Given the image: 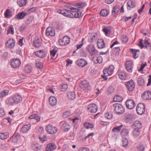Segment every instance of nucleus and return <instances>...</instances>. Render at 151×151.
Returning <instances> with one entry per match:
<instances>
[{
    "instance_id": "1",
    "label": "nucleus",
    "mask_w": 151,
    "mask_h": 151,
    "mask_svg": "<svg viewBox=\"0 0 151 151\" xmlns=\"http://www.w3.org/2000/svg\"><path fill=\"white\" fill-rule=\"evenodd\" d=\"M22 97L18 94H16L13 96L12 97L9 99V104L13 105L14 104H18L21 102L22 101Z\"/></svg>"
},
{
    "instance_id": "2",
    "label": "nucleus",
    "mask_w": 151,
    "mask_h": 151,
    "mask_svg": "<svg viewBox=\"0 0 151 151\" xmlns=\"http://www.w3.org/2000/svg\"><path fill=\"white\" fill-rule=\"evenodd\" d=\"M113 106L114 108V111L116 114H122L124 112V109L122 105L117 103H115L113 104Z\"/></svg>"
},
{
    "instance_id": "3",
    "label": "nucleus",
    "mask_w": 151,
    "mask_h": 151,
    "mask_svg": "<svg viewBox=\"0 0 151 151\" xmlns=\"http://www.w3.org/2000/svg\"><path fill=\"white\" fill-rule=\"evenodd\" d=\"M45 129L46 132L50 134H55L58 131L57 128L51 124L46 126Z\"/></svg>"
},
{
    "instance_id": "4",
    "label": "nucleus",
    "mask_w": 151,
    "mask_h": 151,
    "mask_svg": "<svg viewBox=\"0 0 151 151\" xmlns=\"http://www.w3.org/2000/svg\"><path fill=\"white\" fill-rule=\"evenodd\" d=\"M145 106L144 104L141 103H139L136 107V111L137 113L140 115L143 114L145 111Z\"/></svg>"
},
{
    "instance_id": "5",
    "label": "nucleus",
    "mask_w": 151,
    "mask_h": 151,
    "mask_svg": "<svg viewBox=\"0 0 151 151\" xmlns=\"http://www.w3.org/2000/svg\"><path fill=\"white\" fill-rule=\"evenodd\" d=\"M86 49L89 51L91 56L97 55L98 52L96 50L93 45L90 44L88 45L86 47Z\"/></svg>"
},
{
    "instance_id": "6",
    "label": "nucleus",
    "mask_w": 151,
    "mask_h": 151,
    "mask_svg": "<svg viewBox=\"0 0 151 151\" xmlns=\"http://www.w3.org/2000/svg\"><path fill=\"white\" fill-rule=\"evenodd\" d=\"M134 115L132 114L126 113L125 114L124 120L127 123H131L134 120Z\"/></svg>"
},
{
    "instance_id": "7",
    "label": "nucleus",
    "mask_w": 151,
    "mask_h": 151,
    "mask_svg": "<svg viewBox=\"0 0 151 151\" xmlns=\"http://www.w3.org/2000/svg\"><path fill=\"white\" fill-rule=\"evenodd\" d=\"M127 88L130 91H132L135 87L134 82L132 80L127 82L125 84Z\"/></svg>"
},
{
    "instance_id": "8",
    "label": "nucleus",
    "mask_w": 151,
    "mask_h": 151,
    "mask_svg": "<svg viewBox=\"0 0 151 151\" xmlns=\"http://www.w3.org/2000/svg\"><path fill=\"white\" fill-rule=\"evenodd\" d=\"M70 42V38L67 36H65L62 39H60L59 40V43L61 45H67Z\"/></svg>"
},
{
    "instance_id": "9",
    "label": "nucleus",
    "mask_w": 151,
    "mask_h": 151,
    "mask_svg": "<svg viewBox=\"0 0 151 151\" xmlns=\"http://www.w3.org/2000/svg\"><path fill=\"white\" fill-rule=\"evenodd\" d=\"M47 53V52L44 50H40L35 52V55L41 58H42L46 57Z\"/></svg>"
},
{
    "instance_id": "10",
    "label": "nucleus",
    "mask_w": 151,
    "mask_h": 151,
    "mask_svg": "<svg viewBox=\"0 0 151 151\" xmlns=\"http://www.w3.org/2000/svg\"><path fill=\"white\" fill-rule=\"evenodd\" d=\"M97 106L96 104H92L88 106V110L91 113H95L97 111Z\"/></svg>"
},
{
    "instance_id": "11",
    "label": "nucleus",
    "mask_w": 151,
    "mask_h": 151,
    "mask_svg": "<svg viewBox=\"0 0 151 151\" xmlns=\"http://www.w3.org/2000/svg\"><path fill=\"white\" fill-rule=\"evenodd\" d=\"M126 105L127 107L129 109H133L135 106V104L132 100L128 99L126 102Z\"/></svg>"
},
{
    "instance_id": "12",
    "label": "nucleus",
    "mask_w": 151,
    "mask_h": 151,
    "mask_svg": "<svg viewBox=\"0 0 151 151\" xmlns=\"http://www.w3.org/2000/svg\"><path fill=\"white\" fill-rule=\"evenodd\" d=\"M46 35L48 36H54L55 35V30L51 27H48L46 29Z\"/></svg>"
},
{
    "instance_id": "13",
    "label": "nucleus",
    "mask_w": 151,
    "mask_h": 151,
    "mask_svg": "<svg viewBox=\"0 0 151 151\" xmlns=\"http://www.w3.org/2000/svg\"><path fill=\"white\" fill-rule=\"evenodd\" d=\"M80 87L82 89L84 90L87 89L90 90V86L88 81L86 80H84L81 82L80 84Z\"/></svg>"
},
{
    "instance_id": "14",
    "label": "nucleus",
    "mask_w": 151,
    "mask_h": 151,
    "mask_svg": "<svg viewBox=\"0 0 151 151\" xmlns=\"http://www.w3.org/2000/svg\"><path fill=\"white\" fill-rule=\"evenodd\" d=\"M136 2L134 0H129L127 3V8L129 10L135 7Z\"/></svg>"
},
{
    "instance_id": "15",
    "label": "nucleus",
    "mask_w": 151,
    "mask_h": 151,
    "mask_svg": "<svg viewBox=\"0 0 151 151\" xmlns=\"http://www.w3.org/2000/svg\"><path fill=\"white\" fill-rule=\"evenodd\" d=\"M15 45V41L12 39H10L8 40L6 43V46L9 48L13 47Z\"/></svg>"
},
{
    "instance_id": "16",
    "label": "nucleus",
    "mask_w": 151,
    "mask_h": 151,
    "mask_svg": "<svg viewBox=\"0 0 151 151\" xmlns=\"http://www.w3.org/2000/svg\"><path fill=\"white\" fill-rule=\"evenodd\" d=\"M142 98L145 100L151 99V92L149 91H145L142 95Z\"/></svg>"
},
{
    "instance_id": "17",
    "label": "nucleus",
    "mask_w": 151,
    "mask_h": 151,
    "mask_svg": "<svg viewBox=\"0 0 151 151\" xmlns=\"http://www.w3.org/2000/svg\"><path fill=\"white\" fill-rule=\"evenodd\" d=\"M42 43V40L41 38L35 39L33 42V45L35 47H39L40 46Z\"/></svg>"
},
{
    "instance_id": "18",
    "label": "nucleus",
    "mask_w": 151,
    "mask_h": 151,
    "mask_svg": "<svg viewBox=\"0 0 151 151\" xmlns=\"http://www.w3.org/2000/svg\"><path fill=\"white\" fill-rule=\"evenodd\" d=\"M132 126L134 129H140L142 127V124L140 121L136 120L134 122Z\"/></svg>"
},
{
    "instance_id": "19",
    "label": "nucleus",
    "mask_w": 151,
    "mask_h": 151,
    "mask_svg": "<svg viewBox=\"0 0 151 151\" xmlns=\"http://www.w3.org/2000/svg\"><path fill=\"white\" fill-rule=\"evenodd\" d=\"M11 65L14 68L19 67L21 64L20 60L18 59L14 60L11 63Z\"/></svg>"
},
{
    "instance_id": "20",
    "label": "nucleus",
    "mask_w": 151,
    "mask_h": 151,
    "mask_svg": "<svg viewBox=\"0 0 151 151\" xmlns=\"http://www.w3.org/2000/svg\"><path fill=\"white\" fill-rule=\"evenodd\" d=\"M126 68L127 70L129 72L132 71V63L130 61H127L126 63Z\"/></svg>"
},
{
    "instance_id": "21",
    "label": "nucleus",
    "mask_w": 151,
    "mask_h": 151,
    "mask_svg": "<svg viewBox=\"0 0 151 151\" xmlns=\"http://www.w3.org/2000/svg\"><path fill=\"white\" fill-rule=\"evenodd\" d=\"M76 63L78 65L82 67L85 66L88 64L86 60L82 59L77 60Z\"/></svg>"
},
{
    "instance_id": "22",
    "label": "nucleus",
    "mask_w": 151,
    "mask_h": 151,
    "mask_svg": "<svg viewBox=\"0 0 151 151\" xmlns=\"http://www.w3.org/2000/svg\"><path fill=\"white\" fill-rule=\"evenodd\" d=\"M56 148V145L54 143H49L47 145L46 148L47 151H52Z\"/></svg>"
},
{
    "instance_id": "23",
    "label": "nucleus",
    "mask_w": 151,
    "mask_h": 151,
    "mask_svg": "<svg viewBox=\"0 0 151 151\" xmlns=\"http://www.w3.org/2000/svg\"><path fill=\"white\" fill-rule=\"evenodd\" d=\"M95 55V56L93 58L94 62L96 63H101L102 61L101 57L99 55H98V54Z\"/></svg>"
},
{
    "instance_id": "24",
    "label": "nucleus",
    "mask_w": 151,
    "mask_h": 151,
    "mask_svg": "<svg viewBox=\"0 0 151 151\" xmlns=\"http://www.w3.org/2000/svg\"><path fill=\"white\" fill-rule=\"evenodd\" d=\"M71 126L68 123L65 122L62 124L61 128L64 132L68 131L70 129Z\"/></svg>"
},
{
    "instance_id": "25",
    "label": "nucleus",
    "mask_w": 151,
    "mask_h": 151,
    "mask_svg": "<svg viewBox=\"0 0 151 151\" xmlns=\"http://www.w3.org/2000/svg\"><path fill=\"white\" fill-rule=\"evenodd\" d=\"M118 74L119 77L121 80H125L127 77L126 73L124 71H122L121 70H120L118 72Z\"/></svg>"
},
{
    "instance_id": "26",
    "label": "nucleus",
    "mask_w": 151,
    "mask_h": 151,
    "mask_svg": "<svg viewBox=\"0 0 151 151\" xmlns=\"http://www.w3.org/2000/svg\"><path fill=\"white\" fill-rule=\"evenodd\" d=\"M27 15V13L24 12H22L19 13L14 17L16 19H22Z\"/></svg>"
},
{
    "instance_id": "27",
    "label": "nucleus",
    "mask_w": 151,
    "mask_h": 151,
    "mask_svg": "<svg viewBox=\"0 0 151 151\" xmlns=\"http://www.w3.org/2000/svg\"><path fill=\"white\" fill-rule=\"evenodd\" d=\"M31 125L30 124L24 125L21 129V132L23 133L27 132L30 128Z\"/></svg>"
},
{
    "instance_id": "28",
    "label": "nucleus",
    "mask_w": 151,
    "mask_h": 151,
    "mask_svg": "<svg viewBox=\"0 0 151 151\" xmlns=\"http://www.w3.org/2000/svg\"><path fill=\"white\" fill-rule=\"evenodd\" d=\"M20 137V134L19 133H15L12 137V141L14 143H17Z\"/></svg>"
},
{
    "instance_id": "29",
    "label": "nucleus",
    "mask_w": 151,
    "mask_h": 151,
    "mask_svg": "<svg viewBox=\"0 0 151 151\" xmlns=\"http://www.w3.org/2000/svg\"><path fill=\"white\" fill-rule=\"evenodd\" d=\"M49 102L50 104L52 106L55 105L57 102L56 98L53 96H51L49 98Z\"/></svg>"
},
{
    "instance_id": "30",
    "label": "nucleus",
    "mask_w": 151,
    "mask_h": 151,
    "mask_svg": "<svg viewBox=\"0 0 151 151\" xmlns=\"http://www.w3.org/2000/svg\"><path fill=\"white\" fill-rule=\"evenodd\" d=\"M97 37V35L96 33L92 34L89 37L88 41L90 43L96 41Z\"/></svg>"
},
{
    "instance_id": "31",
    "label": "nucleus",
    "mask_w": 151,
    "mask_h": 151,
    "mask_svg": "<svg viewBox=\"0 0 151 151\" xmlns=\"http://www.w3.org/2000/svg\"><path fill=\"white\" fill-rule=\"evenodd\" d=\"M97 45L98 47L100 49L102 48L105 47V44L103 39L98 40Z\"/></svg>"
},
{
    "instance_id": "32",
    "label": "nucleus",
    "mask_w": 151,
    "mask_h": 151,
    "mask_svg": "<svg viewBox=\"0 0 151 151\" xmlns=\"http://www.w3.org/2000/svg\"><path fill=\"white\" fill-rule=\"evenodd\" d=\"M120 9V6L119 5H116L114 7L112 11V15L114 16L115 14L118 12Z\"/></svg>"
},
{
    "instance_id": "33",
    "label": "nucleus",
    "mask_w": 151,
    "mask_h": 151,
    "mask_svg": "<svg viewBox=\"0 0 151 151\" xmlns=\"http://www.w3.org/2000/svg\"><path fill=\"white\" fill-rule=\"evenodd\" d=\"M67 96L68 99L72 100L75 98L76 95L74 92H69L67 93Z\"/></svg>"
},
{
    "instance_id": "34",
    "label": "nucleus",
    "mask_w": 151,
    "mask_h": 151,
    "mask_svg": "<svg viewBox=\"0 0 151 151\" xmlns=\"http://www.w3.org/2000/svg\"><path fill=\"white\" fill-rule=\"evenodd\" d=\"M119 47H116L113 48L112 50V55L115 56L119 55V52L120 51Z\"/></svg>"
},
{
    "instance_id": "35",
    "label": "nucleus",
    "mask_w": 151,
    "mask_h": 151,
    "mask_svg": "<svg viewBox=\"0 0 151 151\" xmlns=\"http://www.w3.org/2000/svg\"><path fill=\"white\" fill-rule=\"evenodd\" d=\"M17 3L19 6H24L27 3V0H17Z\"/></svg>"
},
{
    "instance_id": "36",
    "label": "nucleus",
    "mask_w": 151,
    "mask_h": 151,
    "mask_svg": "<svg viewBox=\"0 0 151 151\" xmlns=\"http://www.w3.org/2000/svg\"><path fill=\"white\" fill-rule=\"evenodd\" d=\"M24 69L25 73H29L32 71V68L31 66L29 65H27L24 66Z\"/></svg>"
},
{
    "instance_id": "37",
    "label": "nucleus",
    "mask_w": 151,
    "mask_h": 151,
    "mask_svg": "<svg viewBox=\"0 0 151 151\" xmlns=\"http://www.w3.org/2000/svg\"><path fill=\"white\" fill-rule=\"evenodd\" d=\"M102 31L106 36L108 34H109L111 32V29L110 27H104Z\"/></svg>"
},
{
    "instance_id": "38",
    "label": "nucleus",
    "mask_w": 151,
    "mask_h": 151,
    "mask_svg": "<svg viewBox=\"0 0 151 151\" xmlns=\"http://www.w3.org/2000/svg\"><path fill=\"white\" fill-rule=\"evenodd\" d=\"M140 129H134L133 131V134L134 137L136 138L140 134Z\"/></svg>"
},
{
    "instance_id": "39",
    "label": "nucleus",
    "mask_w": 151,
    "mask_h": 151,
    "mask_svg": "<svg viewBox=\"0 0 151 151\" xmlns=\"http://www.w3.org/2000/svg\"><path fill=\"white\" fill-rule=\"evenodd\" d=\"M130 51L132 53L133 57L134 58H136L138 57V54L137 52H139V50H135L133 49H131Z\"/></svg>"
},
{
    "instance_id": "40",
    "label": "nucleus",
    "mask_w": 151,
    "mask_h": 151,
    "mask_svg": "<svg viewBox=\"0 0 151 151\" xmlns=\"http://www.w3.org/2000/svg\"><path fill=\"white\" fill-rule=\"evenodd\" d=\"M86 5V3L84 2H81L76 3L75 6L79 8H82L84 7Z\"/></svg>"
},
{
    "instance_id": "41",
    "label": "nucleus",
    "mask_w": 151,
    "mask_h": 151,
    "mask_svg": "<svg viewBox=\"0 0 151 151\" xmlns=\"http://www.w3.org/2000/svg\"><path fill=\"white\" fill-rule=\"evenodd\" d=\"M9 137V133L4 132L0 133V138L2 139H4L7 138Z\"/></svg>"
},
{
    "instance_id": "42",
    "label": "nucleus",
    "mask_w": 151,
    "mask_h": 151,
    "mask_svg": "<svg viewBox=\"0 0 151 151\" xmlns=\"http://www.w3.org/2000/svg\"><path fill=\"white\" fill-rule=\"evenodd\" d=\"M138 84L139 86H143L145 84L144 79L142 78H138L137 79Z\"/></svg>"
},
{
    "instance_id": "43",
    "label": "nucleus",
    "mask_w": 151,
    "mask_h": 151,
    "mask_svg": "<svg viewBox=\"0 0 151 151\" xmlns=\"http://www.w3.org/2000/svg\"><path fill=\"white\" fill-rule=\"evenodd\" d=\"M123 126L121 125L119 126H117L113 128L112 131L113 132H119Z\"/></svg>"
},
{
    "instance_id": "44",
    "label": "nucleus",
    "mask_w": 151,
    "mask_h": 151,
    "mask_svg": "<svg viewBox=\"0 0 151 151\" xmlns=\"http://www.w3.org/2000/svg\"><path fill=\"white\" fill-rule=\"evenodd\" d=\"M9 34L12 35L14 34V28L13 26L12 25L10 26L7 29V35H8Z\"/></svg>"
},
{
    "instance_id": "45",
    "label": "nucleus",
    "mask_w": 151,
    "mask_h": 151,
    "mask_svg": "<svg viewBox=\"0 0 151 151\" xmlns=\"http://www.w3.org/2000/svg\"><path fill=\"white\" fill-rule=\"evenodd\" d=\"M144 45L146 48L150 50H151V45L147 40H144Z\"/></svg>"
},
{
    "instance_id": "46",
    "label": "nucleus",
    "mask_w": 151,
    "mask_h": 151,
    "mask_svg": "<svg viewBox=\"0 0 151 151\" xmlns=\"http://www.w3.org/2000/svg\"><path fill=\"white\" fill-rule=\"evenodd\" d=\"M113 99L115 101L120 102L122 100L123 98L121 96L117 95L114 96Z\"/></svg>"
},
{
    "instance_id": "47",
    "label": "nucleus",
    "mask_w": 151,
    "mask_h": 151,
    "mask_svg": "<svg viewBox=\"0 0 151 151\" xmlns=\"http://www.w3.org/2000/svg\"><path fill=\"white\" fill-rule=\"evenodd\" d=\"M78 11L75 12L74 15V17L76 18H80L82 17V13L80 12V10L79 9Z\"/></svg>"
},
{
    "instance_id": "48",
    "label": "nucleus",
    "mask_w": 151,
    "mask_h": 151,
    "mask_svg": "<svg viewBox=\"0 0 151 151\" xmlns=\"http://www.w3.org/2000/svg\"><path fill=\"white\" fill-rule=\"evenodd\" d=\"M58 50L57 48H54L53 49L50 51V55L51 56L54 57L55 56V55Z\"/></svg>"
},
{
    "instance_id": "49",
    "label": "nucleus",
    "mask_w": 151,
    "mask_h": 151,
    "mask_svg": "<svg viewBox=\"0 0 151 151\" xmlns=\"http://www.w3.org/2000/svg\"><path fill=\"white\" fill-rule=\"evenodd\" d=\"M100 14L103 16H106L109 14V12L106 9H104L101 11Z\"/></svg>"
},
{
    "instance_id": "50",
    "label": "nucleus",
    "mask_w": 151,
    "mask_h": 151,
    "mask_svg": "<svg viewBox=\"0 0 151 151\" xmlns=\"http://www.w3.org/2000/svg\"><path fill=\"white\" fill-rule=\"evenodd\" d=\"M36 67L38 69L41 70L43 68V63L40 62H38L36 63L35 64Z\"/></svg>"
},
{
    "instance_id": "51",
    "label": "nucleus",
    "mask_w": 151,
    "mask_h": 151,
    "mask_svg": "<svg viewBox=\"0 0 151 151\" xmlns=\"http://www.w3.org/2000/svg\"><path fill=\"white\" fill-rule=\"evenodd\" d=\"M9 92V91L8 90H5L2 91L0 93V98L3 97L6 95H7Z\"/></svg>"
},
{
    "instance_id": "52",
    "label": "nucleus",
    "mask_w": 151,
    "mask_h": 151,
    "mask_svg": "<svg viewBox=\"0 0 151 151\" xmlns=\"http://www.w3.org/2000/svg\"><path fill=\"white\" fill-rule=\"evenodd\" d=\"M83 125L87 129L92 128L93 127V126L92 124L87 122L85 123Z\"/></svg>"
},
{
    "instance_id": "53",
    "label": "nucleus",
    "mask_w": 151,
    "mask_h": 151,
    "mask_svg": "<svg viewBox=\"0 0 151 151\" xmlns=\"http://www.w3.org/2000/svg\"><path fill=\"white\" fill-rule=\"evenodd\" d=\"M129 133L128 131L126 129H123L121 132V135L122 136H125L127 135Z\"/></svg>"
},
{
    "instance_id": "54",
    "label": "nucleus",
    "mask_w": 151,
    "mask_h": 151,
    "mask_svg": "<svg viewBox=\"0 0 151 151\" xmlns=\"http://www.w3.org/2000/svg\"><path fill=\"white\" fill-rule=\"evenodd\" d=\"M105 116L108 119H111L113 116V114L110 113L108 112L106 113L105 114Z\"/></svg>"
},
{
    "instance_id": "55",
    "label": "nucleus",
    "mask_w": 151,
    "mask_h": 151,
    "mask_svg": "<svg viewBox=\"0 0 151 151\" xmlns=\"http://www.w3.org/2000/svg\"><path fill=\"white\" fill-rule=\"evenodd\" d=\"M5 16L7 18H9L11 16V12L8 9H7L4 13Z\"/></svg>"
},
{
    "instance_id": "56",
    "label": "nucleus",
    "mask_w": 151,
    "mask_h": 151,
    "mask_svg": "<svg viewBox=\"0 0 151 151\" xmlns=\"http://www.w3.org/2000/svg\"><path fill=\"white\" fill-rule=\"evenodd\" d=\"M122 146L124 147H126L128 145V141L127 139L124 138L122 139Z\"/></svg>"
},
{
    "instance_id": "57",
    "label": "nucleus",
    "mask_w": 151,
    "mask_h": 151,
    "mask_svg": "<svg viewBox=\"0 0 151 151\" xmlns=\"http://www.w3.org/2000/svg\"><path fill=\"white\" fill-rule=\"evenodd\" d=\"M68 88V85L66 83H63L61 86V90L62 91H65Z\"/></svg>"
},
{
    "instance_id": "58",
    "label": "nucleus",
    "mask_w": 151,
    "mask_h": 151,
    "mask_svg": "<svg viewBox=\"0 0 151 151\" xmlns=\"http://www.w3.org/2000/svg\"><path fill=\"white\" fill-rule=\"evenodd\" d=\"M110 71L106 68L104 69L103 70V73L105 74L106 75H107L108 76H110L112 74V73H109Z\"/></svg>"
},
{
    "instance_id": "59",
    "label": "nucleus",
    "mask_w": 151,
    "mask_h": 151,
    "mask_svg": "<svg viewBox=\"0 0 151 151\" xmlns=\"http://www.w3.org/2000/svg\"><path fill=\"white\" fill-rule=\"evenodd\" d=\"M114 68V66L113 65H111L109 66L108 68H107L110 71L109 73H112L113 72V70Z\"/></svg>"
},
{
    "instance_id": "60",
    "label": "nucleus",
    "mask_w": 151,
    "mask_h": 151,
    "mask_svg": "<svg viewBox=\"0 0 151 151\" xmlns=\"http://www.w3.org/2000/svg\"><path fill=\"white\" fill-rule=\"evenodd\" d=\"M66 17L68 18H73L74 14L68 11Z\"/></svg>"
},
{
    "instance_id": "61",
    "label": "nucleus",
    "mask_w": 151,
    "mask_h": 151,
    "mask_svg": "<svg viewBox=\"0 0 151 151\" xmlns=\"http://www.w3.org/2000/svg\"><path fill=\"white\" fill-rule=\"evenodd\" d=\"M137 148L138 150L139 151H143L145 149L144 147L141 145H138L137 146Z\"/></svg>"
},
{
    "instance_id": "62",
    "label": "nucleus",
    "mask_w": 151,
    "mask_h": 151,
    "mask_svg": "<svg viewBox=\"0 0 151 151\" xmlns=\"http://www.w3.org/2000/svg\"><path fill=\"white\" fill-rule=\"evenodd\" d=\"M114 91V88L112 86L109 87L107 89V91L109 93H111Z\"/></svg>"
},
{
    "instance_id": "63",
    "label": "nucleus",
    "mask_w": 151,
    "mask_h": 151,
    "mask_svg": "<svg viewBox=\"0 0 151 151\" xmlns=\"http://www.w3.org/2000/svg\"><path fill=\"white\" fill-rule=\"evenodd\" d=\"M122 37V41L124 43L128 41V37L125 36H123Z\"/></svg>"
},
{
    "instance_id": "64",
    "label": "nucleus",
    "mask_w": 151,
    "mask_h": 151,
    "mask_svg": "<svg viewBox=\"0 0 151 151\" xmlns=\"http://www.w3.org/2000/svg\"><path fill=\"white\" fill-rule=\"evenodd\" d=\"M32 149L35 151H37L38 150V145L34 144L32 146Z\"/></svg>"
}]
</instances>
